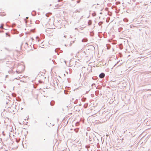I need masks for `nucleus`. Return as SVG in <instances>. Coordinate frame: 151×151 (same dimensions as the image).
I'll return each instance as SVG.
<instances>
[{
	"label": "nucleus",
	"mask_w": 151,
	"mask_h": 151,
	"mask_svg": "<svg viewBox=\"0 0 151 151\" xmlns=\"http://www.w3.org/2000/svg\"><path fill=\"white\" fill-rule=\"evenodd\" d=\"M95 137H96L93 133H91L89 134L88 137L86 138L87 140H88L90 143H92L94 142Z\"/></svg>",
	"instance_id": "nucleus-1"
},
{
	"label": "nucleus",
	"mask_w": 151,
	"mask_h": 151,
	"mask_svg": "<svg viewBox=\"0 0 151 151\" xmlns=\"http://www.w3.org/2000/svg\"><path fill=\"white\" fill-rule=\"evenodd\" d=\"M105 77V74L104 73H102L99 75V77L100 78H103Z\"/></svg>",
	"instance_id": "nucleus-2"
},
{
	"label": "nucleus",
	"mask_w": 151,
	"mask_h": 151,
	"mask_svg": "<svg viewBox=\"0 0 151 151\" xmlns=\"http://www.w3.org/2000/svg\"><path fill=\"white\" fill-rule=\"evenodd\" d=\"M50 104L51 106H53L55 104V101H52Z\"/></svg>",
	"instance_id": "nucleus-3"
},
{
	"label": "nucleus",
	"mask_w": 151,
	"mask_h": 151,
	"mask_svg": "<svg viewBox=\"0 0 151 151\" xmlns=\"http://www.w3.org/2000/svg\"><path fill=\"white\" fill-rule=\"evenodd\" d=\"M123 21L125 22H127L129 21V20L127 18H125L123 19Z\"/></svg>",
	"instance_id": "nucleus-4"
},
{
	"label": "nucleus",
	"mask_w": 151,
	"mask_h": 151,
	"mask_svg": "<svg viewBox=\"0 0 151 151\" xmlns=\"http://www.w3.org/2000/svg\"><path fill=\"white\" fill-rule=\"evenodd\" d=\"M82 41L83 42H86L87 41V39L86 38L83 39Z\"/></svg>",
	"instance_id": "nucleus-5"
},
{
	"label": "nucleus",
	"mask_w": 151,
	"mask_h": 151,
	"mask_svg": "<svg viewBox=\"0 0 151 151\" xmlns=\"http://www.w3.org/2000/svg\"><path fill=\"white\" fill-rule=\"evenodd\" d=\"M88 25H90L91 24L92 22H91V20H89L88 22Z\"/></svg>",
	"instance_id": "nucleus-6"
},
{
	"label": "nucleus",
	"mask_w": 151,
	"mask_h": 151,
	"mask_svg": "<svg viewBox=\"0 0 151 151\" xmlns=\"http://www.w3.org/2000/svg\"><path fill=\"white\" fill-rule=\"evenodd\" d=\"M102 22H99L98 23L99 25V26H101L102 24Z\"/></svg>",
	"instance_id": "nucleus-7"
},
{
	"label": "nucleus",
	"mask_w": 151,
	"mask_h": 151,
	"mask_svg": "<svg viewBox=\"0 0 151 151\" xmlns=\"http://www.w3.org/2000/svg\"><path fill=\"white\" fill-rule=\"evenodd\" d=\"M77 12H78L79 13L80 12V11H78V10L77 9L76 10H75L74 12V13H76Z\"/></svg>",
	"instance_id": "nucleus-8"
},
{
	"label": "nucleus",
	"mask_w": 151,
	"mask_h": 151,
	"mask_svg": "<svg viewBox=\"0 0 151 151\" xmlns=\"http://www.w3.org/2000/svg\"><path fill=\"white\" fill-rule=\"evenodd\" d=\"M3 24H1V25L0 27V28L1 29H2L3 28Z\"/></svg>",
	"instance_id": "nucleus-9"
},
{
	"label": "nucleus",
	"mask_w": 151,
	"mask_h": 151,
	"mask_svg": "<svg viewBox=\"0 0 151 151\" xmlns=\"http://www.w3.org/2000/svg\"><path fill=\"white\" fill-rule=\"evenodd\" d=\"M130 27L131 28H132V27H134V26L133 25H131L130 26Z\"/></svg>",
	"instance_id": "nucleus-10"
},
{
	"label": "nucleus",
	"mask_w": 151,
	"mask_h": 151,
	"mask_svg": "<svg viewBox=\"0 0 151 151\" xmlns=\"http://www.w3.org/2000/svg\"><path fill=\"white\" fill-rule=\"evenodd\" d=\"M74 130L76 132H78V130L77 129H75Z\"/></svg>",
	"instance_id": "nucleus-11"
},
{
	"label": "nucleus",
	"mask_w": 151,
	"mask_h": 151,
	"mask_svg": "<svg viewBox=\"0 0 151 151\" xmlns=\"http://www.w3.org/2000/svg\"><path fill=\"white\" fill-rule=\"evenodd\" d=\"M93 16H95L96 15V14L95 13H94V14H93Z\"/></svg>",
	"instance_id": "nucleus-12"
},
{
	"label": "nucleus",
	"mask_w": 151,
	"mask_h": 151,
	"mask_svg": "<svg viewBox=\"0 0 151 151\" xmlns=\"http://www.w3.org/2000/svg\"><path fill=\"white\" fill-rule=\"evenodd\" d=\"M57 49H56L55 50V52H56Z\"/></svg>",
	"instance_id": "nucleus-13"
},
{
	"label": "nucleus",
	"mask_w": 151,
	"mask_h": 151,
	"mask_svg": "<svg viewBox=\"0 0 151 151\" xmlns=\"http://www.w3.org/2000/svg\"><path fill=\"white\" fill-rule=\"evenodd\" d=\"M16 72L17 73H19V72L18 73V71H17H17H16Z\"/></svg>",
	"instance_id": "nucleus-14"
},
{
	"label": "nucleus",
	"mask_w": 151,
	"mask_h": 151,
	"mask_svg": "<svg viewBox=\"0 0 151 151\" xmlns=\"http://www.w3.org/2000/svg\"><path fill=\"white\" fill-rule=\"evenodd\" d=\"M78 124H79V123L78 122H77V123H76V125H77Z\"/></svg>",
	"instance_id": "nucleus-15"
},
{
	"label": "nucleus",
	"mask_w": 151,
	"mask_h": 151,
	"mask_svg": "<svg viewBox=\"0 0 151 151\" xmlns=\"http://www.w3.org/2000/svg\"><path fill=\"white\" fill-rule=\"evenodd\" d=\"M32 41L34 40V39L32 38Z\"/></svg>",
	"instance_id": "nucleus-16"
},
{
	"label": "nucleus",
	"mask_w": 151,
	"mask_h": 151,
	"mask_svg": "<svg viewBox=\"0 0 151 151\" xmlns=\"http://www.w3.org/2000/svg\"><path fill=\"white\" fill-rule=\"evenodd\" d=\"M8 75H6V78H7V77H8Z\"/></svg>",
	"instance_id": "nucleus-17"
},
{
	"label": "nucleus",
	"mask_w": 151,
	"mask_h": 151,
	"mask_svg": "<svg viewBox=\"0 0 151 151\" xmlns=\"http://www.w3.org/2000/svg\"><path fill=\"white\" fill-rule=\"evenodd\" d=\"M64 37H65V38H66V35H65L64 36Z\"/></svg>",
	"instance_id": "nucleus-18"
},
{
	"label": "nucleus",
	"mask_w": 151,
	"mask_h": 151,
	"mask_svg": "<svg viewBox=\"0 0 151 151\" xmlns=\"http://www.w3.org/2000/svg\"><path fill=\"white\" fill-rule=\"evenodd\" d=\"M80 10V11H81L82 10V9H80V10Z\"/></svg>",
	"instance_id": "nucleus-19"
},
{
	"label": "nucleus",
	"mask_w": 151,
	"mask_h": 151,
	"mask_svg": "<svg viewBox=\"0 0 151 151\" xmlns=\"http://www.w3.org/2000/svg\"><path fill=\"white\" fill-rule=\"evenodd\" d=\"M47 14H46V16H47Z\"/></svg>",
	"instance_id": "nucleus-20"
},
{
	"label": "nucleus",
	"mask_w": 151,
	"mask_h": 151,
	"mask_svg": "<svg viewBox=\"0 0 151 151\" xmlns=\"http://www.w3.org/2000/svg\"><path fill=\"white\" fill-rule=\"evenodd\" d=\"M86 136H88V133H86Z\"/></svg>",
	"instance_id": "nucleus-21"
},
{
	"label": "nucleus",
	"mask_w": 151,
	"mask_h": 151,
	"mask_svg": "<svg viewBox=\"0 0 151 151\" xmlns=\"http://www.w3.org/2000/svg\"><path fill=\"white\" fill-rule=\"evenodd\" d=\"M15 79H19V78H15Z\"/></svg>",
	"instance_id": "nucleus-22"
},
{
	"label": "nucleus",
	"mask_w": 151,
	"mask_h": 151,
	"mask_svg": "<svg viewBox=\"0 0 151 151\" xmlns=\"http://www.w3.org/2000/svg\"><path fill=\"white\" fill-rule=\"evenodd\" d=\"M93 85H95V84H92V86H93Z\"/></svg>",
	"instance_id": "nucleus-23"
},
{
	"label": "nucleus",
	"mask_w": 151,
	"mask_h": 151,
	"mask_svg": "<svg viewBox=\"0 0 151 151\" xmlns=\"http://www.w3.org/2000/svg\"><path fill=\"white\" fill-rule=\"evenodd\" d=\"M79 1H77V3H79Z\"/></svg>",
	"instance_id": "nucleus-24"
},
{
	"label": "nucleus",
	"mask_w": 151,
	"mask_h": 151,
	"mask_svg": "<svg viewBox=\"0 0 151 151\" xmlns=\"http://www.w3.org/2000/svg\"><path fill=\"white\" fill-rule=\"evenodd\" d=\"M100 14H102V13L101 12L100 13Z\"/></svg>",
	"instance_id": "nucleus-25"
},
{
	"label": "nucleus",
	"mask_w": 151,
	"mask_h": 151,
	"mask_svg": "<svg viewBox=\"0 0 151 151\" xmlns=\"http://www.w3.org/2000/svg\"><path fill=\"white\" fill-rule=\"evenodd\" d=\"M74 41H73L72 42H73V43H74Z\"/></svg>",
	"instance_id": "nucleus-26"
},
{
	"label": "nucleus",
	"mask_w": 151,
	"mask_h": 151,
	"mask_svg": "<svg viewBox=\"0 0 151 151\" xmlns=\"http://www.w3.org/2000/svg\"><path fill=\"white\" fill-rule=\"evenodd\" d=\"M107 49H109V47H107Z\"/></svg>",
	"instance_id": "nucleus-27"
},
{
	"label": "nucleus",
	"mask_w": 151,
	"mask_h": 151,
	"mask_svg": "<svg viewBox=\"0 0 151 151\" xmlns=\"http://www.w3.org/2000/svg\"><path fill=\"white\" fill-rule=\"evenodd\" d=\"M38 37H37L36 38H37Z\"/></svg>",
	"instance_id": "nucleus-28"
},
{
	"label": "nucleus",
	"mask_w": 151,
	"mask_h": 151,
	"mask_svg": "<svg viewBox=\"0 0 151 151\" xmlns=\"http://www.w3.org/2000/svg\"><path fill=\"white\" fill-rule=\"evenodd\" d=\"M28 17H27L26 18H28Z\"/></svg>",
	"instance_id": "nucleus-29"
}]
</instances>
